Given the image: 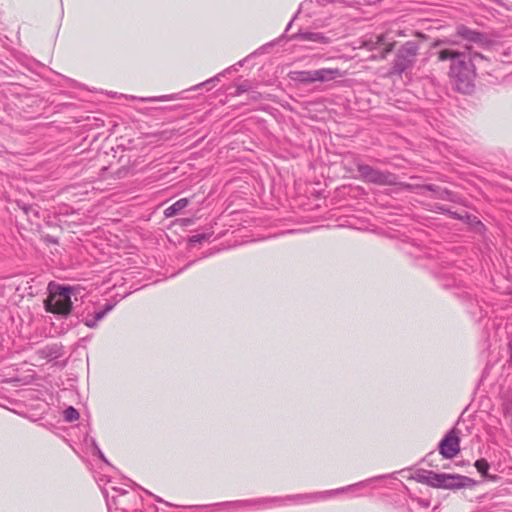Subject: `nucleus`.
Returning <instances> with one entry per match:
<instances>
[{
	"label": "nucleus",
	"instance_id": "1",
	"mask_svg": "<svg viewBox=\"0 0 512 512\" xmlns=\"http://www.w3.org/2000/svg\"><path fill=\"white\" fill-rule=\"evenodd\" d=\"M483 55L479 53H469L467 61L465 59L459 60L451 65L450 72L456 77L464 87L458 85V89L468 92L470 90V82L476 76V68L474 62L483 60Z\"/></svg>",
	"mask_w": 512,
	"mask_h": 512
},
{
	"label": "nucleus",
	"instance_id": "2",
	"mask_svg": "<svg viewBox=\"0 0 512 512\" xmlns=\"http://www.w3.org/2000/svg\"><path fill=\"white\" fill-rule=\"evenodd\" d=\"M288 76L292 81L308 84L317 81H331L337 77H342V73L339 69L322 68L315 71H291Z\"/></svg>",
	"mask_w": 512,
	"mask_h": 512
},
{
	"label": "nucleus",
	"instance_id": "3",
	"mask_svg": "<svg viewBox=\"0 0 512 512\" xmlns=\"http://www.w3.org/2000/svg\"><path fill=\"white\" fill-rule=\"evenodd\" d=\"M71 305L67 289L50 292L49 297L45 300L46 310L54 314H68L71 310Z\"/></svg>",
	"mask_w": 512,
	"mask_h": 512
},
{
	"label": "nucleus",
	"instance_id": "4",
	"mask_svg": "<svg viewBox=\"0 0 512 512\" xmlns=\"http://www.w3.org/2000/svg\"><path fill=\"white\" fill-rule=\"evenodd\" d=\"M460 452V439L456 430H451L440 442L439 453L446 459L454 458Z\"/></svg>",
	"mask_w": 512,
	"mask_h": 512
},
{
	"label": "nucleus",
	"instance_id": "5",
	"mask_svg": "<svg viewBox=\"0 0 512 512\" xmlns=\"http://www.w3.org/2000/svg\"><path fill=\"white\" fill-rule=\"evenodd\" d=\"M464 476L458 474L436 473L434 488L454 490L464 486Z\"/></svg>",
	"mask_w": 512,
	"mask_h": 512
},
{
	"label": "nucleus",
	"instance_id": "6",
	"mask_svg": "<svg viewBox=\"0 0 512 512\" xmlns=\"http://www.w3.org/2000/svg\"><path fill=\"white\" fill-rule=\"evenodd\" d=\"M360 172L362 177L369 182L378 183V184H386L389 183V176L385 175L379 171L372 169L369 166H361Z\"/></svg>",
	"mask_w": 512,
	"mask_h": 512
},
{
	"label": "nucleus",
	"instance_id": "7",
	"mask_svg": "<svg viewBox=\"0 0 512 512\" xmlns=\"http://www.w3.org/2000/svg\"><path fill=\"white\" fill-rule=\"evenodd\" d=\"M435 477L436 472L431 470L419 469L413 473L411 479L434 488Z\"/></svg>",
	"mask_w": 512,
	"mask_h": 512
},
{
	"label": "nucleus",
	"instance_id": "8",
	"mask_svg": "<svg viewBox=\"0 0 512 512\" xmlns=\"http://www.w3.org/2000/svg\"><path fill=\"white\" fill-rule=\"evenodd\" d=\"M189 204V200L187 198H182L176 201L171 206L167 207L164 210V215L166 217H173L177 215L180 211H182L184 208H186Z\"/></svg>",
	"mask_w": 512,
	"mask_h": 512
},
{
	"label": "nucleus",
	"instance_id": "9",
	"mask_svg": "<svg viewBox=\"0 0 512 512\" xmlns=\"http://www.w3.org/2000/svg\"><path fill=\"white\" fill-rule=\"evenodd\" d=\"M460 57H464V54L462 52L449 49L441 50L438 54V58L440 61H445L447 59H456Z\"/></svg>",
	"mask_w": 512,
	"mask_h": 512
},
{
	"label": "nucleus",
	"instance_id": "10",
	"mask_svg": "<svg viewBox=\"0 0 512 512\" xmlns=\"http://www.w3.org/2000/svg\"><path fill=\"white\" fill-rule=\"evenodd\" d=\"M301 39L304 41H313L319 43H326L327 38L320 33H305L300 35Z\"/></svg>",
	"mask_w": 512,
	"mask_h": 512
},
{
	"label": "nucleus",
	"instance_id": "11",
	"mask_svg": "<svg viewBox=\"0 0 512 512\" xmlns=\"http://www.w3.org/2000/svg\"><path fill=\"white\" fill-rule=\"evenodd\" d=\"M475 467L479 473L486 475L489 469V464L486 460L480 459L475 462Z\"/></svg>",
	"mask_w": 512,
	"mask_h": 512
},
{
	"label": "nucleus",
	"instance_id": "12",
	"mask_svg": "<svg viewBox=\"0 0 512 512\" xmlns=\"http://www.w3.org/2000/svg\"><path fill=\"white\" fill-rule=\"evenodd\" d=\"M64 416L67 421H75L79 418V413L73 407H69L65 410Z\"/></svg>",
	"mask_w": 512,
	"mask_h": 512
},
{
	"label": "nucleus",
	"instance_id": "13",
	"mask_svg": "<svg viewBox=\"0 0 512 512\" xmlns=\"http://www.w3.org/2000/svg\"><path fill=\"white\" fill-rule=\"evenodd\" d=\"M383 41L384 35H379L377 36L375 42H364L363 46L366 47L368 50H374L378 45L382 44Z\"/></svg>",
	"mask_w": 512,
	"mask_h": 512
},
{
	"label": "nucleus",
	"instance_id": "14",
	"mask_svg": "<svg viewBox=\"0 0 512 512\" xmlns=\"http://www.w3.org/2000/svg\"><path fill=\"white\" fill-rule=\"evenodd\" d=\"M393 48H394V44H393V43L388 44V45L385 47V50H384V56H385L387 53L391 52V51L393 50Z\"/></svg>",
	"mask_w": 512,
	"mask_h": 512
},
{
	"label": "nucleus",
	"instance_id": "15",
	"mask_svg": "<svg viewBox=\"0 0 512 512\" xmlns=\"http://www.w3.org/2000/svg\"><path fill=\"white\" fill-rule=\"evenodd\" d=\"M510 352H511V359H512V341L510 342Z\"/></svg>",
	"mask_w": 512,
	"mask_h": 512
}]
</instances>
